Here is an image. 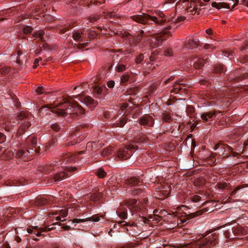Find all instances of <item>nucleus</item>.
<instances>
[{"mask_svg":"<svg viewBox=\"0 0 248 248\" xmlns=\"http://www.w3.org/2000/svg\"><path fill=\"white\" fill-rule=\"evenodd\" d=\"M156 16H155L142 13L141 15H134L131 18L134 21L143 25L151 24L153 21L156 25H166V27L170 25V21L167 19L164 13L158 11L156 12Z\"/></svg>","mask_w":248,"mask_h":248,"instance_id":"nucleus-1","label":"nucleus"},{"mask_svg":"<svg viewBox=\"0 0 248 248\" xmlns=\"http://www.w3.org/2000/svg\"><path fill=\"white\" fill-rule=\"evenodd\" d=\"M73 96H69L63 99L64 103L68 104L65 108H57L54 112L61 116L65 117L69 114L72 117H82L85 113V109L77 102L72 100Z\"/></svg>","mask_w":248,"mask_h":248,"instance_id":"nucleus-2","label":"nucleus"},{"mask_svg":"<svg viewBox=\"0 0 248 248\" xmlns=\"http://www.w3.org/2000/svg\"><path fill=\"white\" fill-rule=\"evenodd\" d=\"M217 236L215 233H209L205 236V238L199 244H187L186 248H211L215 246L217 242Z\"/></svg>","mask_w":248,"mask_h":248,"instance_id":"nucleus-3","label":"nucleus"},{"mask_svg":"<svg viewBox=\"0 0 248 248\" xmlns=\"http://www.w3.org/2000/svg\"><path fill=\"white\" fill-rule=\"evenodd\" d=\"M88 125L86 124H80L71 133L69 139L67 140V142L65 143L66 146L73 145L82 140V138H80V135L82 131L80 130L86 128Z\"/></svg>","mask_w":248,"mask_h":248,"instance_id":"nucleus-4","label":"nucleus"},{"mask_svg":"<svg viewBox=\"0 0 248 248\" xmlns=\"http://www.w3.org/2000/svg\"><path fill=\"white\" fill-rule=\"evenodd\" d=\"M170 29L171 26L169 25L168 27L164 28L161 32L153 37L152 41V45L154 47L160 46L163 41L167 39L168 35H171L170 33L168 31V30Z\"/></svg>","mask_w":248,"mask_h":248,"instance_id":"nucleus-5","label":"nucleus"},{"mask_svg":"<svg viewBox=\"0 0 248 248\" xmlns=\"http://www.w3.org/2000/svg\"><path fill=\"white\" fill-rule=\"evenodd\" d=\"M65 168L64 171H60L52 175V178L55 182H59L67 178L72 174L69 173L77 169L76 167H73L65 166Z\"/></svg>","mask_w":248,"mask_h":248,"instance_id":"nucleus-6","label":"nucleus"},{"mask_svg":"<svg viewBox=\"0 0 248 248\" xmlns=\"http://www.w3.org/2000/svg\"><path fill=\"white\" fill-rule=\"evenodd\" d=\"M135 149L136 147L133 145L121 148L117 152V157L121 160H126L130 157L132 151Z\"/></svg>","mask_w":248,"mask_h":248,"instance_id":"nucleus-7","label":"nucleus"},{"mask_svg":"<svg viewBox=\"0 0 248 248\" xmlns=\"http://www.w3.org/2000/svg\"><path fill=\"white\" fill-rule=\"evenodd\" d=\"M18 116L19 120L21 121L20 129L21 130H25L31 125L30 120L31 118L30 113L22 112Z\"/></svg>","mask_w":248,"mask_h":248,"instance_id":"nucleus-8","label":"nucleus"},{"mask_svg":"<svg viewBox=\"0 0 248 248\" xmlns=\"http://www.w3.org/2000/svg\"><path fill=\"white\" fill-rule=\"evenodd\" d=\"M229 3L225 2H213L212 3V6L213 7H215L217 8L218 9H220L221 8H227V9H231L234 8L238 3V0H229Z\"/></svg>","mask_w":248,"mask_h":248,"instance_id":"nucleus-9","label":"nucleus"},{"mask_svg":"<svg viewBox=\"0 0 248 248\" xmlns=\"http://www.w3.org/2000/svg\"><path fill=\"white\" fill-rule=\"evenodd\" d=\"M74 98L78 99L79 101L86 104V106L90 108L95 107L97 104V102L95 101L90 96L79 95L74 96Z\"/></svg>","mask_w":248,"mask_h":248,"instance_id":"nucleus-10","label":"nucleus"},{"mask_svg":"<svg viewBox=\"0 0 248 248\" xmlns=\"http://www.w3.org/2000/svg\"><path fill=\"white\" fill-rule=\"evenodd\" d=\"M50 226L44 227L39 228L38 226L33 227L32 228H28L27 232L29 233L35 234L36 236H41L42 232L51 231L55 228L49 227Z\"/></svg>","mask_w":248,"mask_h":248,"instance_id":"nucleus-11","label":"nucleus"},{"mask_svg":"<svg viewBox=\"0 0 248 248\" xmlns=\"http://www.w3.org/2000/svg\"><path fill=\"white\" fill-rule=\"evenodd\" d=\"M73 161V158L69 155H66L62 159H59L58 161H55L49 167V170H54L56 167H59L60 166L64 167L68 162Z\"/></svg>","mask_w":248,"mask_h":248,"instance_id":"nucleus-12","label":"nucleus"},{"mask_svg":"<svg viewBox=\"0 0 248 248\" xmlns=\"http://www.w3.org/2000/svg\"><path fill=\"white\" fill-rule=\"evenodd\" d=\"M154 123V118L151 116L147 114L142 116L139 119L140 124L143 126L152 127Z\"/></svg>","mask_w":248,"mask_h":248,"instance_id":"nucleus-13","label":"nucleus"},{"mask_svg":"<svg viewBox=\"0 0 248 248\" xmlns=\"http://www.w3.org/2000/svg\"><path fill=\"white\" fill-rule=\"evenodd\" d=\"M226 71V68L225 66L223 64L219 63L214 66L213 71L209 74V77L211 78V80L214 81L213 78L215 75L221 74L222 73H224Z\"/></svg>","mask_w":248,"mask_h":248,"instance_id":"nucleus-14","label":"nucleus"},{"mask_svg":"<svg viewBox=\"0 0 248 248\" xmlns=\"http://www.w3.org/2000/svg\"><path fill=\"white\" fill-rule=\"evenodd\" d=\"M239 71L237 70L231 73L228 78V80L230 82H237L239 81L242 79L247 78L248 75H246L245 74L239 75Z\"/></svg>","mask_w":248,"mask_h":248,"instance_id":"nucleus-15","label":"nucleus"},{"mask_svg":"<svg viewBox=\"0 0 248 248\" xmlns=\"http://www.w3.org/2000/svg\"><path fill=\"white\" fill-rule=\"evenodd\" d=\"M107 89L105 86H94L93 90V93L96 98L103 99L105 94V91Z\"/></svg>","mask_w":248,"mask_h":248,"instance_id":"nucleus-16","label":"nucleus"},{"mask_svg":"<svg viewBox=\"0 0 248 248\" xmlns=\"http://www.w3.org/2000/svg\"><path fill=\"white\" fill-rule=\"evenodd\" d=\"M189 87L187 84L184 83L183 80L176 81L173 85V89L170 91L171 93H177L178 92L181 91L184 88L185 89L186 88Z\"/></svg>","mask_w":248,"mask_h":248,"instance_id":"nucleus-17","label":"nucleus"},{"mask_svg":"<svg viewBox=\"0 0 248 248\" xmlns=\"http://www.w3.org/2000/svg\"><path fill=\"white\" fill-rule=\"evenodd\" d=\"M206 60V59L194 56L192 61V62L195 68L200 69L204 66Z\"/></svg>","mask_w":248,"mask_h":248,"instance_id":"nucleus-18","label":"nucleus"},{"mask_svg":"<svg viewBox=\"0 0 248 248\" xmlns=\"http://www.w3.org/2000/svg\"><path fill=\"white\" fill-rule=\"evenodd\" d=\"M100 220V218L97 215H94L91 217H87L85 219L75 218L72 220L73 223H80L88 221H93L94 222H98Z\"/></svg>","mask_w":248,"mask_h":248,"instance_id":"nucleus-19","label":"nucleus"},{"mask_svg":"<svg viewBox=\"0 0 248 248\" xmlns=\"http://www.w3.org/2000/svg\"><path fill=\"white\" fill-rule=\"evenodd\" d=\"M218 113H220L219 111H213L211 112H207L203 113L201 114V118L205 122L208 120H212L214 117H216Z\"/></svg>","mask_w":248,"mask_h":248,"instance_id":"nucleus-20","label":"nucleus"},{"mask_svg":"<svg viewBox=\"0 0 248 248\" xmlns=\"http://www.w3.org/2000/svg\"><path fill=\"white\" fill-rule=\"evenodd\" d=\"M31 154L30 150H29L24 148H21L15 153V156L17 158H24Z\"/></svg>","mask_w":248,"mask_h":248,"instance_id":"nucleus-21","label":"nucleus"},{"mask_svg":"<svg viewBox=\"0 0 248 248\" xmlns=\"http://www.w3.org/2000/svg\"><path fill=\"white\" fill-rule=\"evenodd\" d=\"M137 200L130 199L126 200L125 202V203L131 210L137 211L139 210V208L137 205Z\"/></svg>","mask_w":248,"mask_h":248,"instance_id":"nucleus-22","label":"nucleus"},{"mask_svg":"<svg viewBox=\"0 0 248 248\" xmlns=\"http://www.w3.org/2000/svg\"><path fill=\"white\" fill-rule=\"evenodd\" d=\"M214 150L218 149L220 152H222L228 151L229 149H231V147L224 143L222 141H219L218 143L216 144L214 147Z\"/></svg>","mask_w":248,"mask_h":248,"instance_id":"nucleus-23","label":"nucleus"},{"mask_svg":"<svg viewBox=\"0 0 248 248\" xmlns=\"http://www.w3.org/2000/svg\"><path fill=\"white\" fill-rule=\"evenodd\" d=\"M15 154L11 151L5 150L2 153L1 158L3 159H10Z\"/></svg>","mask_w":248,"mask_h":248,"instance_id":"nucleus-24","label":"nucleus"},{"mask_svg":"<svg viewBox=\"0 0 248 248\" xmlns=\"http://www.w3.org/2000/svg\"><path fill=\"white\" fill-rule=\"evenodd\" d=\"M83 34V32H79L78 31H76L73 33L72 37L76 41L82 42L84 41V37L82 36Z\"/></svg>","mask_w":248,"mask_h":248,"instance_id":"nucleus-25","label":"nucleus"},{"mask_svg":"<svg viewBox=\"0 0 248 248\" xmlns=\"http://www.w3.org/2000/svg\"><path fill=\"white\" fill-rule=\"evenodd\" d=\"M197 41L189 39L185 44L186 47L190 49H193L197 47Z\"/></svg>","mask_w":248,"mask_h":248,"instance_id":"nucleus-26","label":"nucleus"},{"mask_svg":"<svg viewBox=\"0 0 248 248\" xmlns=\"http://www.w3.org/2000/svg\"><path fill=\"white\" fill-rule=\"evenodd\" d=\"M27 143L31 148L35 147L37 146V139L33 137H29L27 140Z\"/></svg>","mask_w":248,"mask_h":248,"instance_id":"nucleus-27","label":"nucleus"},{"mask_svg":"<svg viewBox=\"0 0 248 248\" xmlns=\"http://www.w3.org/2000/svg\"><path fill=\"white\" fill-rule=\"evenodd\" d=\"M48 202L47 200L44 197H38L36 200L35 204L37 206H43L47 204Z\"/></svg>","mask_w":248,"mask_h":248,"instance_id":"nucleus-28","label":"nucleus"},{"mask_svg":"<svg viewBox=\"0 0 248 248\" xmlns=\"http://www.w3.org/2000/svg\"><path fill=\"white\" fill-rule=\"evenodd\" d=\"M113 151V148L112 147H108L102 149L100 152L101 153L103 156H107L110 155Z\"/></svg>","mask_w":248,"mask_h":248,"instance_id":"nucleus-29","label":"nucleus"},{"mask_svg":"<svg viewBox=\"0 0 248 248\" xmlns=\"http://www.w3.org/2000/svg\"><path fill=\"white\" fill-rule=\"evenodd\" d=\"M127 181L128 184L132 186L138 185L140 182L138 178L135 177H130L127 180Z\"/></svg>","mask_w":248,"mask_h":248,"instance_id":"nucleus-30","label":"nucleus"},{"mask_svg":"<svg viewBox=\"0 0 248 248\" xmlns=\"http://www.w3.org/2000/svg\"><path fill=\"white\" fill-rule=\"evenodd\" d=\"M45 34V31H36L33 34V36L35 37L36 39H39L41 41L44 42L45 41L43 36Z\"/></svg>","mask_w":248,"mask_h":248,"instance_id":"nucleus-31","label":"nucleus"},{"mask_svg":"<svg viewBox=\"0 0 248 248\" xmlns=\"http://www.w3.org/2000/svg\"><path fill=\"white\" fill-rule=\"evenodd\" d=\"M227 95L225 94L224 93L220 91L218 93L217 96V102H221L224 101V98Z\"/></svg>","mask_w":248,"mask_h":248,"instance_id":"nucleus-32","label":"nucleus"},{"mask_svg":"<svg viewBox=\"0 0 248 248\" xmlns=\"http://www.w3.org/2000/svg\"><path fill=\"white\" fill-rule=\"evenodd\" d=\"M54 215L59 214L62 217H64L67 216L68 214V211L67 209H62L57 211L54 213Z\"/></svg>","mask_w":248,"mask_h":248,"instance_id":"nucleus-33","label":"nucleus"},{"mask_svg":"<svg viewBox=\"0 0 248 248\" xmlns=\"http://www.w3.org/2000/svg\"><path fill=\"white\" fill-rule=\"evenodd\" d=\"M125 69L126 66L120 62L116 66V70L118 72H123Z\"/></svg>","mask_w":248,"mask_h":248,"instance_id":"nucleus-34","label":"nucleus"},{"mask_svg":"<svg viewBox=\"0 0 248 248\" xmlns=\"http://www.w3.org/2000/svg\"><path fill=\"white\" fill-rule=\"evenodd\" d=\"M127 118L125 117H122L118 121L117 125L119 127H123L126 123Z\"/></svg>","mask_w":248,"mask_h":248,"instance_id":"nucleus-35","label":"nucleus"},{"mask_svg":"<svg viewBox=\"0 0 248 248\" xmlns=\"http://www.w3.org/2000/svg\"><path fill=\"white\" fill-rule=\"evenodd\" d=\"M51 128L54 131L57 132L62 131L60 126L57 123H54L51 125Z\"/></svg>","mask_w":248,"mask_h":248,"instance_id":"nucleus-36","label":"nucleus"},{"mask_svg":"<svg viewBox=\"0 0 248 248\" xmlns=\"http://www.w3.org/2000/svg\"><path fill=\"white\" fill-rule=\"evenodd\" d=\"M96 174L99 178H103L106 176V172L103 169L100 168L97 170Z\"/></svg>","mask_w":248,"mask_h":248,"instance_id":"nucleus-37","label":"nucleus"},{"mask_svg":"<svg viewBox=\"0 0 248 248\" xmlns=\"http://www.w3.org/2000/svg\"><path fill=\"white\" fill-rule=\"evenodd\" d=\"M144 33V31L143 30H140V31L138 33L136 37V40L137 42H140L142 38L144 36L143 35Z\"/></svg>","mask_w":248,"mask_h":248,"instance_id":"nucleus-38","label":"nucleus"},{"mask_svg":"<svg viewBox=\"0 0 248 248\" xmlns=\"http://www.w3.org/2000/svg\"><path fill=\"white\" fill-rule=\"evenodd\" d=\"M129 75L127 74H124L121 77V82L123 83H126L129 80Z\"/></svg>","mask_w":248,"mask_h":248,"instance_id":"nucleus-39","label":"nucleus"},{"mask_svg":"<svg viewBox=\"0 0 248 248\" xmlns=\"http://www.w3.org/2000/svg\"><path fill=\"white\" fill-rule=\"evenodd\" d=\"M120 218L122 219H125L127 218V212L124 211H117V212Z\"/></svg>","mask_w":248,"mask_h":248,"instance_id":"nucleus-40","label":"nucleus"},{"mask_svg":"<svg viewBox=\"0 0 248 248\" xmlns=\"http://www.w3.org/2000/svg\"><path fill=\"white\" fill-rule=\"evenodd\" d=\"M202 213V211L201 210L197 211L194 213H190L188 215V217L189 218H194L197 216H198L200 215H201Z\"/></svg>","mask_w":248,"mask_h":248,"instance_id":"nucleus-41","label":"nucleus"},{"mask_svg":"<svg viewBox=\"0 0 248 248\" xmlns=\"http://www.w3.org/2000/svg\"><path fill=\"white\" fill-rule=\"evenodd\" d=\"M33 29L31 26H27L24 27L23 31L24 33L28 34L31 33Z\"/></svg>","mask_w":248,"mask_h":248,"instance_id":"nucleus-42","label":"nucleus"},{"mask_svg":"<svg viewBox=\"0 0 248 248\" xmlns=\"http://www.w3.org/2000/svg\"><path fill=\"white\" fill-rule=\"evenodd\" d=\"M138 220L139 223L143 224L146 223V222L148 221V219L146 218V217H144L140 216L138 217Z\"/></svg>","mask_w":248,"mask_h":248,"instance_id":"nucleus-43","label":"nucleus"},{"mask_svg":"<svg viewBox=\"0 0 248 248\" xmlns=\"http://www.w3.org/2000/svg\"><path fill=\"white\" fill-rule=\"evenodd\" d=\"M162 119L165 122H168L170 120V116L167 113H163L162 115Z\"/></svg>","mask_w":248,"mask_h":248,"instance_id":"nucleus-44","label":"nucleus"},{"mask_svg":"<svg viewBox=\"0 0 248 248\" xmlns=\"http://www.w3.org/2000/svg\"><path fill=\"white\" fill-rule=\"evenodd\" d=\"M144 59V56L143 54H140L136 59V62L138 64L141 63V62L143 61Z\"/></svg>","mask_w":248,"mask_h":248,"instance_id":"nucleus-45","label":"nucleus"},{"mask_svg":"<svg viewBox=\"0 0 248 248\" xmlns=\"http://www.w3.org/2000/svg\"><path fill=\"white\" fill-rule=\"evenodd\" d=\"M100 18V16L98 15H95L93 16L90 17L89 18V21L92 22H94L96 21L98 19Z\"/></svg>","mask_w":248,"mask_h":248,"instance_id":"nucleus-46","label":"nucleus"},{"mask_svg":"<svg viewBox=\"0 0 248 248\" xmlns=\"http://www.w3.org/2000/svg\"><path fill=\"white\" fill-rule=\"evenodd\" d=\"M193 202H197L201 200V197L199 195H195L190 198Z\"/></svg>","mask_w":248,"mask_h":248,"instance_id":"nucleus-47","label":"nucleus"},{"mask_svg":"<svg viewBox=\"0 0 248 248\" xmlns=\"http://www.w3.org/2000/svg\"><path fill=\"white\" fill-rule=\"evenodd\" d=\"M40 147L39 146L37 147L36 146L35 147L31 148L30 149L31 153H33L34 152L36 153H40Z\"/></svg>","mask_w":248,"mask_h":248,"instance_id":"nucleus-48","label":"nucleus"},{"mask_svg":"<svg viewBox=\"0 0 248 248\" xmlns=\"http://www.w3.org/2000/svg\"><path fill=\"white\" fill-rule=\"evenodd\" d=\"M164 54L166 56H171L172 55V51L171 49L168 48L165 50Z\"/></svg>","mask_w":248,"mask_h":248,"instance_id":"nucleus-49","label":"nucleus"},{"mask_svg":"<svg viewBox=\"0 0 248 248\" xmlns=\"http://www.w3.org/2000/svg\"><path fill=\"white\" fill-rule=\"evenodd\" d=\"M217 186L220 189H225L227 186V183L225 182L218 183Z\"/></svg>","mask_w":248,"mask_h":248,"instance_id":"nucleus-50","label":"nucleus"},{"mask_svg":"<svg viewBox=\"0 0 248 248\" xmlns=\"http://www.w3.org/2000/svg\"><path fill=\"white\" fill-rule=\"evenodd\" d=\"M142 191V190L140 188H134V189L132 190V193L134 195H137V194H138L139 193H141Z\"/></svg>","mask_w":248,"mask_h":248,"instance_id":"nucleus-51","label":"nucleus"},{"mask_svg":"<svg viewBox=\"0 0 248 248\" xmlns=\"http://www.w3.org/2000/svg\"><path fill=\"white\" fill-rule=\"evenodd\" d=\"M45 89L43 87H38L36 89V92L39 94H41L45 92Z\"/></svg>","mask_w":248,"mask_h":248,"instance_id":"nucleus-52","label":"nucleus"},{"mask_svg":"<svg viewBox=\"0 0 248 248\" xmlns=\"http://www.w3.org/2000/svg\"><path fill=\"white\" fill-rule=\"evenodd\" d=\"M6 140V136L0 132V143H2Z\"/></svg>","mask_w":248,"mask_h":248,"instance_id":"nucleus-53","label":"nucleus"},{"mask_svg":"<svg viewBox=\"0 0 248 248\" xmlns=\"http://www.w3.org/2000/svg\"><path fill=\"white\" fill-rule=\"evenodd\" d=\"M228 151H230L231 154V156L237 157L238 155H239L238 153L234 152L233 151V149L232 147H231V149H229Z\"/></svg>","mask_w":248,"mask_h":248,"instance_id":"nucleus-54","label":"nucleus"},{"mask_svg":"<svg viewBox=\"0 0 248 248\" xmlns=\"http://www.w3.org/2000/svg\"><path fill=\"white\" fill-rule=\"evenodd\" d=\"M88 46L87 43H81V44H78L77 45V47L79 49H81L85 47Z\"/></svg>","mask_w":248,"mask_h":248,"instance_id":"nucleus-55","label":"nucleus"},{"mask_svg":"<svg viewBox=\"0 0 248 248\" xmlns=\"http://www.w3.org/2000/svg\"><path fill=\"white\" fill-rule=\"evenodd\" d=\"M173 79H174V77L171 76L170 78H169L168 79H167L166 80H165V81H164L163 82V85L164 86H166L167 85V84H168L169 82H170V81L173 80Z\"/></svg>","mask_w":248,"mask_h":248,"instance_id":"nucleus-56","label":"nucleus"},{"mask_svg":"<svg viewBox=\"0 0 248 248\" xmlns=\"http://www.w3.org/2000/svg\"><path fill=\"white\" fill-rule=\"evenodd\" d=\"M114 85H115V82L113 80L108 81L107 83L108 86L110 88H112L114 87Z\"/></svg>","mask_w":248,"mask_h":248,"instance_id":"nucleus-57","label":"nucleus"},{"mask_svg":"<svg viewBox=\"0 0 248 248\" xmlns=\"http://www.w3.org/2000/svg\"><path fill=\"white\" fill-rule=\"evenodd\" d=\"M69 30H70L69 27H65L62 28L60 30V32L61 33H64L66 32L67 31H69Z\"/></svg>","mask_w":248,"mask_h":248,"instance_id":"nucleus-58","label":"nucleus"},{"mask_svg":"<svg viewBox=\"0 0 248 248\" xmlns=\"http://www.w3.org/2000/svg\"><path fill=\"white\" fill-rule=\"evenodd\" d=\"M203 48L204 49H209V48H215V46H212V45H210V44H206L204 45L203 46Z\"/></svg>","mask_w":248,"mask_h":248,"instance_id":"nucleus-59","label":"nucleus"},{"mask_svg":"<svg viewBox=\"0 0 248 248\" xmlns=\"http://www.w3.org/2000/svg\"><path fill=\"white\" fill-rule=\"evenodd\" d=\"M221 156L223 158H229L230 157H231V155H228L227 152H225V151L223 152Z\"/></svg>","mask_w":248,"mask_h":248,"instance_id":"nucleus-60","label":"nucleus"},{"mask_svg":"<svg viewBox=\"0 0 248 248\" xmlns=\"http://www.w3.org/2000/svg\"><path fill=\"white\" fill-rule=\"evenodd\" d=\"M185 19H186V18L184 16H180V17H178L177 18L176 21L177 22H180V21H184Z\"/></svg>","mask_w":248,"mask_h":248,"instance_id":"nucleus-61","label":"nucleus"},{"mask_svg":"<svg viewBox=\"0 0 248 248\" xmlns=\"http://www.w3.org/2000/svg\"><path fill=\"white\" fill-rule=\"evenodd\" d=\"M241 62L244 63L248 61V56H246L244 58H243L241 60Z\"/></svg>","mask_w":248,"mask_h":248,"instance_id":"nucleus-62","label":"nucleus"},{"mask_svg":"<svg viewBox=\"0 0 248 248\" xmlns=\"http://www.w3.org/2000/svg\"><path fill=\"white\" fill-rule=\"evenodd\" d=\"M248 49V42L247 44L242 47V50H246Z\"/></svg>","mask_w":248,"mask_h":248,"instance_id":"nucleus-63","label":"nucleus"},{"mask_svg":"<svg viewBox=\"0 0 248 248\" xmlns=\"http://www.w3.org/2000/svg\"><path fill=\"white\" fill-rule=\"evenodd\" d=\"M116 248H131V247L129 245H125L123 246H119L116 247Z\"/></svg>","mask_w":248,"mask_h":248,"instance_id":"nucleus-64","label":"nucleus"}]
</instances>
